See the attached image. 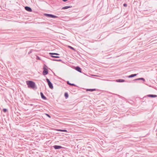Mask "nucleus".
Returning <instances> with one entry per match:
<instances>
[{"label":"nucleus","instance_id":"f257e3e1","mask_svg":"<svg viewBox=\"0 0 157 157\" xmlns=\"http://www.w3.org/2000/svg\"><path fill=\"white\" fill-rule=\"evenodd\" d=\"M26 83L28 87L34 89L36 88L35 83L31 81H26Z\"/></svg>","mask_w":157,"mask_h":157},{"label":"nucleus","instance_id":"f03ea898","mask_svg":"<svg viewBox=\"0 0 157 157\" xmlns=\"http://www.w3.org/2000/svg\"><path fill=\"white\" fill-rule=\"evenodd\" d=\"M47 68V66L44 64L43 67V71L42 73L44 75H46L48 74V71Z\"/></svg>","mask_w":157,"mask_h":157},{"label":"nucleus","instance_id":"7ed1b4c3","mask_svg":"<svg viewBox=\"0 0 157 157\" xmlns=\"http://www.w3.org/2000/svg\"><path fill=\"white\" fill-rule=\"evenodd\" d=\"M44 15L45 16H46L47 17H51L53 18H57L58 17L57 16L51 14L44 13Z\"/></svg>","mask_w":157,"mask_h":157},{"label":"nucleus","instance_id":"20e7f679","mask_svg":"<svg viewBox=\"0 0 157 157\" xmlns=\"http://www.w3.org/2000/svg\"><path fill=\"white\" fill-rule=\"evenodd\" d=\"M46 81L48 83V85L49 86V87L52 89L53 88V85L52 82L50 81L49 80L48 78H47L46 79Z\"/></svg>","mask_w":157,"mask_h":157},{"label":"nucleus","instance_id":"39448f33","mask_svg":"<svg viewBox=\"0 0 157 157\" xmlns=\"http://www.w3.org/2000/svg\"><path fill=\"white\" fill-rule=\"evenodd\" d=\"M53 147L55 149H59L62 148V147L61 146L55 145L53 146Z\"/></svg>","mask_w":157,"mask_h":157},{"label":"nucleus","instance_id":"423d86ee","mask_svg":"<svg viewBox=\"0 0 157 157\" xmlns=\"http://www.w3.org/2000/svg\"><path fill=\"white\" fill-rule=\"evenodd\" d=\"M25 9L28 11L31 12L32 11V9L30 8L29 7H28L27 6H25Z\"/></svg>","mask_w":157,"mask_h":157},{"label":"nucleus","instance_id":"0eeeda50","mask_svg":"<svg viewBox=\"0 0 157 157\" xmlns=\"http://www.w3.org/2000/svg\"><path fill=\"white\" fill-rule=\"evenodd\" d=\"M75 69L79 72H81V69L78 66H77L75 67Z\"/></svg>","mask_w":157,"mask_h":157},{"label":"nucleus","instance_id":"6e6552de","mask_svg":"<svg viewBox=\"0 0 157 157\" xmlns=\"http://www.w3.org/2000/svg\"><path fill=\"white\" fill-rule=\"evenodd\" d=\"M40 94L41 98L42 99L44 100H46V98L44 95L43 94L42 92H40Z\"/></svg>","mask_w":157,"mask_h":157},{"label":"nucleus","instance_id":"1a4fd4ad","mask_svg":"<svg viewBox=\"0 0 157 157\" xmlns=\"http://www.w3.org/2000/svg\"><path fill=\"white\" fill-rule=\"evenodd\" d=\"M147 96L149 97L155 98L157 97V95L154 94H148L147 95Z\"/></svg>","mask_w":157,"mask_h":157},{"label":"nucleus","instance_id":"9d476101","mask_svg":"<svg viewBox=\"0 0 157 157\" xmlns=\"http://www.w3.org/2000/svg\"><path fill=\"white\" fill-rule=\"evenodd\" d=\"M116 81L117 82H124L125 81L124 79H120L117 80Z\"/></svg>","mask_w":157,"mask_h":157},{"label":"nucleus","instance_id":"9b49d317","mask_svg":"<svg viewBox=\"0 0 157 157\" xmlns=\"http://www.w3.org/2000/svg\"><path fill=\"white\" fill-rule=\"evenodd\" d=\"M137 75V74H132L128 76V77L129 78H131L136 76Z\"/></svg>","mask_w":157,"mask_h":157},{"label":"nucleus","instance_id":"f8f14e48","mask_svg":"<svg viewBox=\"0 0 157 157\" xmlns=\"http://www.w3.org/2000/svg\"><path fill=\"white\" fill-rule=\"evenodd\" d=\"M71 7H72V6H65L64 7H63L62 8V10L67 9H68V8H70Z\"/></svg>","mask_w":157,"mask_h":157},{"label":"nucleus","instance_id":"ddd939ff","mask_svg":"<svg viewBox=\"0 0 157 157\" xmlns=\"http://www.w3.org/2000/svg\"><path fill=\"white\" fill-rule=\"evenodd\" d=\"M96 89H87L86 90V91H90L91 92H92L94 91H95Z\"/></svg>","mask_w":157,"mask_h":157},{"label":"nucleus","instance_id":"4468645a","mask_svg":"<svg viewBox=\"0 0 157 157\" xmlns=\"http://www.w3.org/2000/svg\"><path fill=\"white\" fill-rule=\"evenodd\" d=\"M135 80H142L143 81H144L145 80V79L144 78H139L135 79Z\"/></svg>","mask_w":157,"mask_h":157},{"label":"nucleus","instance_id":"2eb2a0df","mask_svg":"<svg viewBox=\"0 0 157 157\" xmlns=\"http://www.w3.org/2000/svg\"><path fill=\"white\" fill-rule=\"evenodd\" d=\"M49 54L50 55H59V54L57 53H49Z\"/></svg>","mask_w":157,"mask_h":157},{"label":"nucleus","instance_id":"dca6fc26","mask_svg":"<svg viewBox=\"0 0 157 157\" xmlns=\"http://www.w3.org/2000/svg\"><path fill=\"white\" fill-rule=\"evenodd\" d=\"M67 83L68 84H69L71 86H76L75 84H74L73 83H70L68 81L67 82Z\"/></svg>","mask_w":157,"mask_h":157},{"label":"nucleus","instance_id":"f3484780","mask_svg":"<svg viewBox=\"0 0 157 157\" xmlns=\"http://www.w3.org/2000/svg\"><path fill=\"white\" fill-rule=\"evenodd\" d=\"M58 131H61V132H67V131L65 129H59L58 130Z\"/></svg>","mask_w":157,"mask_h":157},{"label":"nucleus","instance_id":"a211bd4d","mask_svg":"<svg viewBox=\"0 0 157 157\" xmlns=\"http://www.w3.org/2000/svg\"><path fill=\"white\" fill-rule=\"evenodd\" d=\"M64 96L66 98H67L68 97V94L67 93H65L64 94Z\"/></svg>","mask_w":157,"mask_h":157},{"label":"nucleus","instance_id":"6ab92c4d","mask_svg":"<svg viewBox=\"0 0 157 157\" xmlns=\"http://www.w3.org/2000/svg\"><path fill=\"white\" fill-rule=\"evenodd\" d=\"M51 56L53 58H59V56H54V55H51Z\"/></svg>","mask_w":157,"mask_h":157},{"label":"nucleus","instance_id":"aec40b11","mask_svg":"<svg viewBox=\"0 0 157 157\" xmlns=\"http://www.w3.org/2000/svg\"><path fill=\"white\" fill-rule=\"evenodd\" d=\"M53 61H61L62 60L59 59H52Z\"/></svg>","mask_w":157,"mask_h":157},{"label":"nucleus","instance_id":"412c9836","mask_svg":"<svg viewBox=\"0 0 157 157\" xmlns=\"http://www.w3.org/2000/svg\"><path fill=\"white\" fill-rule=\"evenodd\" d=\"M68 47L70 48V49L73 50H75V49L74 48H73V47L71 46H68Z\"/></svg>","mask_w":157,"mask_h":157},{"label":"nucleus","instance_id":"4be33fe9","mask_svg":"<svg viewBox=\"0 0 157 157\" xmlns=\"http://www.w3.org/2000/svg\"><path fill=\"white\" fill-rule=\"evenodd\" d=\"M7 111V110L6 109H3V112H5V113Z\"/></svg>","mask_w":157,"mask_h":157},{"label":"nucleus","instance_id":"5701e85b","mask_svg":"<svg viewBox=\"0 0 157 157\" xmlns=\"http://www.w3.org/2000/svg\"><path fill=\"white\" fill-rule=\"evenodd\" d=\"M46 116L49 118H51V116L50 115L48 114H46Z\"/></svg>","mask_w":157,"mask_h":157},{"label":"nucleus","instance_id":"b1692460","mask_svg":"<svg viewBox=\"0 0 157 157\" xmlns=\"http://www.w3.org/2000/svg\"><path fill=\"white\" fill-rule=\"evenodd\" d=\"M127 4H126V3H124V4H123V6H124V7H127Z\"/></svg>","mask_w":157,"mask_h":157},{"label":"nucleus","instance_id":"393cba45","mask_svg":"<svg viewBox=\"0 0 157 157\" xmlns=\"http://www.w3.org/2000/svg\"><path fill=\"white\" fill-rule=\"evenodd\" d=\"M32 50H31L30 51H29V52L28 54H30V53H31L32 52Z\"/></svg>","mask_w":157,"mask_h":157},{"label":"nucleus","instance_id":"a878e982","mask_svg":"<svg viewBox=\"0 0 157 157\" xmlns=\"http://www.w3.org/2000/svg\"><path fill=\"white\" fill-rule=\"evenodd\" d=\"M64 2H67L68 0H62Z\"/></svg>","mask_w":157,"mask_h":157},{"label":"nucleus","instance_id":"bb28decb","mask_svg":"<svg viewBox=\"0 0 157 157\" xmlns=\"http://www.w3.org/2000/svg\"><path fill=\"white\" fill-rule=\"evenodd\" d=\"M29 105L31 106H32L33 105V104H30Z\"/></svg>","mask_w":157,"mask_h":157}]
</instances>
